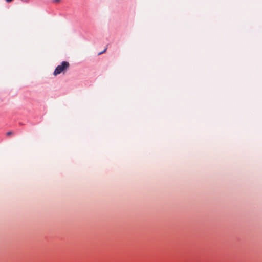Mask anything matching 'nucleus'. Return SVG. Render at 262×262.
<instances>
[{
	"mask_svg": "<svg viewBox=\"0 0 262 262\" xmlns=\"http://www.w3.org/2000/svg\"><path fill=\"white\" fill-rule=\"evenodd\" d=\"M70 64L67 61H63L61 63L60 65L57 66L54 71L53 74L56 76L61 73H64L69 68Z\"/></svg>",
	"mask_w": 262,
	"mask_h": 262,
	"instance_id": "1",
	"label": "nucleus"
},
{
	"mask_svg": "<svg viewBox=\"0 0 262 262\" xmlns=\"http://www.w3.org/2000/svg\"><path fill=\"white\" fill-rule=\"evenodd\" d=\"M13 0H6V1L7 2V3H10V2H12Z\"/></svg>",
	"mask_w": 262,
	"mask_h": 262,
	"instance_id": "3",
	"label": "nucleus"
},
{
	"mask_svg": "<svg viewBox=\"0 0 262 262\" xmlns=\"http://www.w3.org/2000/svg\"><path fill=\"white\" fill-rule=\"evenodd\" d=\"M106 50V49H105V50H104V51H103V52H102L100 53H99V54H102V53H103L105 52Z\"/></svg>",
	"mask_w": 262,
	"mask_h": 262,
	"instance_id": "4",
	"label": "nucleus"
},
{
	"mask_svg": "<svg viewBox=\"0 0 262 262\" xmlns=\"http://www.w3.org/2000/svg\"><path fill=\"white\" fill-rule=\"evenodd\" d=\"M7 135V136H10V135H12L14 134V133L12 131H9V132H8L7 133H6Z\"/></svg>",
	"mask_w": 262,
	"mask_h": 262,
	"instance_id": "2",
	"label": "nucleus"
}]
</instances>
